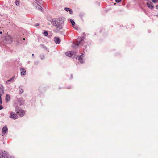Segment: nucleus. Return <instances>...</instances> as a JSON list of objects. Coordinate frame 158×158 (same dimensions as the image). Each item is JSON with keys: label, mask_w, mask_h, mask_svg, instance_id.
<instances>
[{"label": "nucleus", "mask_w": 158, "mask_h": 158, "mask_svg": "<svg viewBox=\"0 0 158 158\" xmlns=\"http://www.w3.org/2000/svg\"><path fill=\"white\" fill-rule=\"evenodd\" d=\"M64 18L60 17L58 18L53 20L52 22V24L56 27L57 31H62L63 30L62 24L64 23Z\"/></svg>", "instance_id": "1"}, {"label": "nucleus", "mask_w": 158, "mask_h": 158, "mask_svg": "<svg viewBox=\"0 0 158 158\" xmlns=\"http://www.w3.org/2000/svg\"><path fill=\"white\" fill-rule=\"evenodd\" d=\"M73 52V51H69L66 52L65 54L67 56L69 57H71L72 56Z\"/></svg>", "instance_id": "7"}, {"label": "nucleus", "mask_w": 158, "mask_h": 158, "mask_svg": "<svg viewBox=\"0 0 158 158\" xmlns=\"http://www.w3.org/2000/svg\"><path fill=\"white\" fill-rule=\"evenodd\" d=\"M43 58V57H42V58H41V59H43V58Z\"/></svg>", "instance_id": "31"}, {"label": "nucleus", "mask_w": 158, "mask_h": 158, "mask_svg": "<svg viewBox=\"0 0 158 158\" xmlns=\"http://www.w3.org/2000/svg\"><path fill=\"white\" fill-rule=\"evenodd\" d=\"M44 35L46 36L48 35V33L47 31H45L43 33Z\"/></svg>", "instance_id": "18"}, {"label": "nucleus", "mask_w": 158, "mask_h": 158, "mask_svg": "<svg viewBox=\"0 0 158 158\" xmlns=\"http://www.w3.org/2000/svg\"><path fill=\"white\" fill-rule=\"evenodd\" d=\"M152 1L154 3H155L157 1V0H152Z\"/></svg>", "instance_id": "22"}, {"label": "nucleus", "mask_w": 158, "mask_h": 158, "mask_svg": "<svg viewBox=\"0 0 158 158\" xmlns=\"http://www.w3.org/2000/svg\"><path fill=\"white\" fill-rule=\"evenodd\" d=\"M2 98H1V97L0 98V103L2 104Z\"/></svg>", "instance_id": "23"}, {"label": "nucleus", "mask_w": 158, "mask_h": 158, "mask_svg": "<svg viewBox=\"0 0 158 158\" xmlns=\"http://www.w3.org/2000/svg\"><path fill=\"white\" fill-rule=\"evenodd\" d=\"M4 41L6 44H10L12 42V38L10 36L8 35L6 37Z\"/></svg>", "instance_id": "3"}, {"label": "nucleus", "mask_w": 158, "mask_h": 158, "mask_svg": "<svg viewBox=\"0 0 158 158\" xmlns=\"http://www.w3.org/2000/svg\"><path fill=\"white\" fill-rule=\"evenodd\" d=\"M2 31H0V34H2Z\"/></svg>", "instance_id": "28"}, {"label": "nucleus", "mask_w": 158, "mask_h": 158, "mask_svg": "<svg viewBox=\"0 0 158 158\" xmlns=\"http://www.w3.org/2000/svg\"><path fill=\"white\" fill-rule=\"evenodd\" d=\"M70 22L74 28L76 30H77V27H74V25L75 24L74 21L73 20H72V19H70Z\"/></svg>", "instance_id": "12"}, {"label": "nucleus", "mask_w": 158, "mask_h": 158, "mask_svg": "<svg viewBox=\"0 0 158 158\" xmlns=\"http://www.w3.org/2000/svg\"><path fill=\"white\" fill-rule=\"evenodd\" d=\"M15 76L11 78H10L9 80H8V81H6V82L8 83L9 81H13V80L15 79Z\"/></svg>", "instance_id": "15"}, {"label": "nucleus", "mask_w": 158, "mask_h": 158, "mask_svg": "<svg viewBox=\"0 0 158 158\" xmlns=\"http://www.w3.org/2000/svg\"><path fill=\"white\" fill-rule=\"evenodd\" d=\"M1 97V95L0 94V98Z\"/></svg>", "instance_id": "30"}, {"label": "nucleus", "mask_w": 158, "mask_h": 158, "mask_svg": "<svg viewBox=\"0 0 158 158\" xmlns=\"http://www.w3.org/2000/svg\"><path fill=\"white\" fill-rule=\"evenodd\" d=\"M24 91V90L22 89H20L19 90V94H21L22 93H23Z\"/></svg>", "instance_id": "17"}, {"label": "nucleus", "mask_w": 158, "mask_h": 158, "mask_svg": "<svg viewBox=\"0 0 158 158\" xmlns=\"http://www.w3.org/2000/svg\"><path fill=\"white\" fill-rule=\"evenodd\" d=\"M3 107L2 106L0 105V110H1L2 109Z\"/></svg>", "instance_id": "24"}, {"label": "nucleus", "mask_w": 158, "mask_h": 158, "mask_svg": "<svg viewBox=\"0 0 158 158\" xmlns=\"http://www.w3.org/2000/svg\"><path fill=\"white\" fill-rule=\"evenodd\" d=\"M20 71H21V74L22 75H25L26 73V71L24 69H20Z\"/></svg>", "instance_id": "11"}, {"label": "nucleus", "mask_w": 158, "mask_h": 158, "mask_svg": "<svg viewBox=\"0 0 158 158\" xmlns=\"http://www.w3.org/2000/svg\"><path fill=\"white\" fill-rule=\"evenodd\" d=\"M54 41L56 44H59L60 43V40L59 38L55 37L54 38Z\"/></svg>", "instance_id": "9"}, {"label": "nucleus", "mask_w": 158, "mask_h": 158, "mask_svg": "<svg viewBox=\"0 0 158 158\" xmlns=\"http://www.w3.org/2000/svg\"><path fill=\"white\" fill-rule=\"evenodd\" d=\"M80 41H79V43L78 44H75L74 47H75V46H78V45H79V44H80Z\"/></svg>", "instance_id": "21"}, {"label": "nucleus", "mask_w": 158, "mask_h": 158, "mask_svg": "<svg viewBox=\"0 0 158 158\" xmlns=\"http://www.w3.org/2000/svg\"><path fill=\"white\" fill-rule=\"evenodd\" d=\"M8 130V128L7 127L5 126L4 127H3V128L2 129V135H5L6 132Z\"/></svg>", "instance_id": "8"}, {"label": "nucleus", "mask_w": 158, "mask_h": 158, "mask_svg": "<svg viewBox=\"0 0 158 158\" xmlns=\"http://www.w3.org/2000/svg\"><path fill=\"white\" fill-rule=\"evenodd\" d=\"M0 157L1 158H10L9 155L5 151L2 152L1 154H0Z\"/></svg>", "instance_id": "4"}, {"label": "nucleus", "mask_w": 158, "mask_h": 158, "mask_svg": "<svg viewBox=\"0 0 158 158\" xmlns=\"http://www.w3.org/2000/svg\"><path fill=\"white\" fill-rule=\"evenodd\" d=\"M9 117L14 120L18 118V116L17 114L13 112H10Z\"/></svg>", "instance_id": "5"}, {"label": "nucleus", "mask_w": 158, "mask_h": 158, "mask_svg": "<svg viewBox=\"0 0 158 158\" xmlns=\"http://www.w3.org/2000/svg\"><path fill=\"white\" fill-rule=\"evenodd\" d=\"M15 4L16 5L18 6L20 3V1L19 0H16L15 2Z\"/></svg>", "instance_id": "16"}, {"label": "nucleus", "mask_w": 158, "mask_h": 158, "mask_svg": "<svg viewBox=\"0 0 158 158\" xmlns=\"http://www.w3.org/2000/svg\"><path fill=\"white\" fill-rule=\"evenodd\" d=\"M147 5L148 7L151 9H152L154 8V6H153V4L152 3H147Z\"/></svg>", "instance_id": "10"}, {"label": "nucleus", "mask_w": 158, "mask_h": 158, "mask_svg": "<svg viewBox=\"0 0 158 158\" xmlns=\"http://www.w3.org/2000/svg\"><path fill=\"white\" fill-rule=\"evenodd\" d=\"M6 99L7 102L10 101V96L8 94H6Z\"/></svg>", "instance_id": "13"}, {"label": "nucleus", "mask_w": 158, "mask_h": 158, "mask_svg": "<svg viewBox=\"0 0 158 158\" xmlns=\"http://www.w3.org/2000/svg\"><path fill=\"white\" fill-rule=\"evenodd\" d=\"M78 59L79 60H80V62L81 63H83V61H82V57L81 55L79 57Z\"/></svg>", "instance_id": "14"}, {"label": "nucleus", "mask_w": 158, "mask_h": 158, "mask_svg": "<svg viewBox=\"0 0 158 158\" xmlns=\"http://www.w3.org/2000/svg\"><path fill=\"white\" fill-rule=\"evenodd\" d=\"M156 16H158V15H156Z\"/></svg>", "instance_id": "33"}, {"label": "nucleus", "mask_w": 158, "mask_h": 158, "mask_svg": "<svg viewBox=\"0 0 158 158\" xmlns=\"http://www.w3.org/2000/svg\"><path fill=\"white\" fill-rule=\"evenodd\" d=\"M156 8L157 9H158V5L156 6Z\"/></svg>", "instance_id": "27"}, {"label": "nucleus", "mask_w": 158, "mask_h": 158, "mask_svg": "<svg viewBox=\"0 0 158 158\" xmlns=\"http://www.w3.org/2000/svg\"><path fill=\"white\" fill-rule=\"evenodd\" d=\"M80 16L81 19H83V17H84V16Z\"/></svg>", "instance_id": "26"}, {"label": "nucleus", "mask_w": 158, "mask_h": 158, "mask_svg": "<svg viewBox=\"0 0 158 158\" xmlns=\"http://www.w3.org/2000/svg\"><path fill=\"white\" fill-rule=\"evenodd\" d=\"M69 11L70 14H72V11L71 9H70V10H69Z\"/></svg>", "instance_id": "25"}, {"label": "nucleus", "mask_w": 158, "mask_h": 158, "mask_svg": "<svg viewBox=\"0 0 158 158\" xmlns=\"http://www.w3.org/2000/svg\"><path fill=\"white\" fill-rule=\"evenodd\" d=\"M43 58V57H42V58H41V59H43V58Z\"/></svg>", "instance_id": "32"}, {"label": "nucleus", "mask_w": 158, "mask_h": 158, "mask_svg": "<svg viewBox=\"0 0 158 158\" xmlns=\"http://www.w3.org/2000/svg\"><path fill=\"white\" fill-rule=\"evenodd\" d=\"M115 0L116 2L117 3L121 1V0Z\"/></svg>", "instance_id": "20"}, {"label": "nucleus", "mask_w": 158, "mask_h": 158, "mask_svg": "<svg viewBox=\"0 0 158 158\" xmlns=\"http://www.w3.org/2000/svg\"><path fill=\"white\" fill-rule=\"evenodd\" d=\"M64 9H65V10L66 11H69V8H67V7L65 8Z\"/></svg>", "instance_id": "19"}, {"label": "nucleus", "mask_w": 158, "mask_h": 158, "mask_svg": "<svg viewBox=\"0 0 158 158\" xmlns=\"http://www.w3.org/2000/svg\"><path fill=\"white\" fill-rule=\"evenodd\" d=\"M15 111L18 114L19 116L20 117H23L25 114V112L22 109H19L18 107H17L15 108Z\"/></svg>", "instance_id": "2"}, {"label": "nucleus", "mask_w": 158, "mask_h": 158, "mask_svg": "<svg viewBox=\"0 0 158 158\" xmlns=\"http://www.w3.org/2000/svg\"><path fill=\"white\" fill-rule=\"evenodd\" d=\"M33 5L34 6H36L35 8L38 9L39 10L43 12V9L42 7L39 5H38L36 2H33Z\"/></svg>", "instance_id": "6"}, {"label": "nucleus", "mask_w": 158, "mask_h": 158, "mask_svg": "<svg viewBox=\"0 0 158 158\" xmlns=\"http://www.w3.org/2000/svg\"><path fill=\"white\" fill-rule=\"evenodd\" d=\"M25 40V38H23V40Z\"/></svg>", "instance_id": "29"}]
</instances>
